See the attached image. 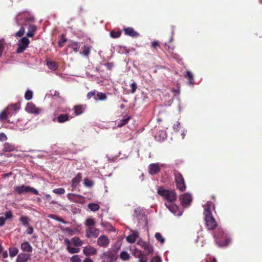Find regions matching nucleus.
I'll return each instance as SVG.
<instances>
[{
    "instance_id": "nucleus-1",
    "label": "nucleus",
    "mask_w": 262,
    "mask_h": 262,
    "mask_svg": "<svg viewBox=\"0 0 262 262\" xmlns=\"http://www.w3.org/2000/svg\"><path fill=\"white\" fill-rule=\"evenodd\" d=\"M157 193L165 200L167 202H174L177 199V194L173 190H167L162 187L158 188Z\"/></svg>"
},
{
    "instance_id": "nucleus-2",
    "label": "nucleus",
    "mask_w": 262,
    "mask_h": 262,
    "mask_svg": "<svg viewBox=\"0 0 262 262\" xmlns=\"http://www.w3.org/2000/svg\"><path fill=\"white\" fill-rule=\"evenodd\" d=\"M173 175L177 188L182 192L185 191L186 186L182 174L178 171L175 170Z\"/></svg>"
},
{
    "instance_id": "nucleus-3",
    "label": "nucleus",
    "mask_w": 262,
    "mask_h": 262,
    "mask_svg": "<svg viewBox=\"0 0 262 262\" xmlns=\"http://www.w3.org/2000/svg\"><path fill=\"white\" fill-rule=\"evenodd\" d=\"M119 248L116 249H110L103 252L100 255V258L102 259H109V262L115 261L118 258L117 252Z\"/></svg>"
},
{
    "instance_id": "nucleus-4",
    "label": "nucleus",
    "mask_w": 262,
    "mask_h": 262,
    "mask_svg": "<svg viewBox=\"0 0 262 262\" xmlns=\"http://www.w3.org/2000/svg\"><path fill=\"white\" fill-rule=\"evenodd\" d=\"M14 191L18 194L32 192L35 194H38V191L37 189L30 186L21 185L16 186L14 187Z\"/></svg>"
},
{
    "instance_id": "nucleus-5",
    "label": "nucleus",
    "mask_w": 262,
    "mask_h": 262,
    "mask_svg": "<svg viewBox=\"0 0 262 262\" xmlns=\"http://www.w3.org/2000/svg\"><path fill=\"white\" fill-rule=\"evenodd\" d=\"M205 225L207 230H213L218 227V224L213 215L204 216Z\"/></svg>"
},
{
    "instance_id": "nucleus-6",
    "label": "nucleus",
    "mask_w": 262,
    "mask_h": 262,
    "mask_svg": "<svg viewBox=\"0 0 262 262\" xmlns=\"http://www.w3.org/2000/svg\"><path fill=\"white\" fill-rule=\"evenodd\" d=\"M67 196L69 200L75 203L83 204L85 202L84 196L75 193H68Z\"/></svg>"
},
{
    "instance_id": "nucleus-7",
    "label": "nucleus",
    "mask_w": 262,
    "mask_h": 262,
    "mask_svg": "<svg viewBox=\"0 0 262 262\" xmlns=\"http://www.w3.org/2000/svg\"><path fill=\"white\" fill-rule=\"evenodd\" d=\"M137 244L144 249L146 255H149L152 253L154 251L152 247L149 243L142 240H139L137 242Z\"/></svg>"
},
{
    "instance_id": "nucleus-8",
    "label": "nucleus",
    "mask_w": 262,
    "mask_h": 262,
    "mask_svg": "<svg viewBox=\"0 0 262 262\" xmlns=\"http://www.w3.org/2000/svg\"><path fill=\"white\" fill-rule=\"evenodd\" d=\"M86 237L96 238L99 234V230L94 227H87L85 230Z\"/></svg>"
},
{
    "instance_id": "nucleus-9",
    "label": "nucleus",
    "mask_w": 262,
    "mask_h": 262,
    "mask_svg": "<svg viewBox=\"0 0 262 262\" xmlns=\"http://www.w3.org/2000/svg\"><path fill=\"white\" fill-rule=\"evenodd\" d=\"M110 243V241L109 238L105 235L100 236L97 241V245L99 247L103 248H107L108 246Z\"/></svg>"
},
{
    "instance_id": "nucleus-10",
    "label": "nucleus",
    "mask_w": 262,
    "mask_h": 262,
    "mask_svg": "<svg viewBox=\"0 0 262 262\" xmlns=\"http://www.w3.org/2000/svg\"><path fill=\"white\" fill-rule=\"evenodd\" d=\"M180 200L182 205L185 206L190 204L192 201V198L190 194L186 193L180 196Z\"/></svg>"
},
{
    "instance_id": "nucleus-11",
    "label": "nucleus",
    "mask_w": 262,
    "mask_h": 262,
    "mask_svg": "<svg viewBox=\"0 0 262 262\" xmlns=\"http://www.w3.org/2000/svg\"><path fill=\"white\" fill-rule=\"evenodd\" d=\"M26 110L29 113L38 114L40 110L37 107L36 105L32 102L28 103L26 106Z\"/></svg>"
},
{
    "instance_id": "nucleus-12",
    "label": "nucleus",
    "mask_w": 262,
    "mask_h": 262,
    "mask_svg": "<svg viewBox=\"0 0 262 262\" xmlns=\"http://www.w3.org/2000/svg\"><path fill=\"white\" fill-rule=\"evenodd\" d=\"M97 253V249L91 246L84 247L83 249V253L86 256L95 255Z\"/></svg>"
},
{
    "instance_id": "nucleus-13",
    "label": "nucleus",
    "mask_w": 262,
    "mask_h": 262,
    "mask_svg": "<svg viewBox=\"0 0 262 262\" xmlns=\"http://www.w3.org/2000/svg\"><path fill=\"white\" fill-rule=\"evenodd\" d=\"M214 209V204L211 202H207L206 205L204 206V216L212 215V210Z\"/></svg>"
},
{
    "instance_id": "nucleus-14",
    "label": "nucleus",
    "mask_w": 262,
    "mask_h": 262,
    "mask_svg": "<svg viewBox=\"0 0 262 262\" xmlns=\"http://www.w3.org/2000/svg\"><path fill=\"white\" fill-rule=\"evenodd\" d=\"M160 169L158 163H151L148 166V172L151 175H155L160 172Z\"/></svg>"
},
{
    "instance_id": "nucleus-15",
    "label": "nucleus",
    "mask_w": 262,
    "mask_h": 262,
    "mask_svg": "<svg viewBox=\"0 0 262 262\" xmlns=\"http://www.w3.org/2000/svg\"><path fill=\"white\" fill-rule=\"evenodd\" d=\"M13 115V112H10L9 109L6 107L1 114H0V120L1 121H7L8 122H10V121L8 120V118L11 117Z\"/></svg>"
},
{
    "instance_id": "nucleus-16",
    "label": "nucleus",
    "mask_w": 262,
    "mask_h": 262,
    "mask_svg": "<svg viewBox=\"0 0 262 262\" xmlns=\"http://www.w3.org/2000/svg\"><path fill=\"white\" fill-rule=\"evenodd\" d=\"M82 179V174L78 173L72 179L71 181V190L73 191L78 186Z\"/></svg>"
},
{
    "instance_id": "nucleus-17",
    "label": "nucleus",
    "mask_w": 262,
    "mask_h": 262,
    "mask_svg": "<svg viewBox=\"0 0 262 262\" xmlns=\"http://www.w3.org/2000/svg\"><path fill=\"white\" fill-rule=\"evenodd\" d=\"M123 31L125 35L129 36L130 37H138L140 36V34L136 31L132 27H124Z\"/></svg>"
},
{
    "instance_id": "nucleus-18",
    "label": "nucleus",
    "mask_w": 262,
    "mask_h": 262,
    "mask_svg": "<svg viewBox=\"0 0 262 262\" xmlns=\"http://www.w3.org/2000/svg\"><path fill=\"white\" fill-rule=\"evenodd\" d=\"M174 202H166L165 205L168 208L169 211L174 214H177L178 211V207L174 204Z\"/></svg>"
},
{
    "instance_id": "nucleus-19",
    "label": "nucleus",
    "mask_w": 262,
    "mask_h": 262,
    "mask_svg": "<svg viewBox=\"0 0 262 262\" xmlns=\"http://www.w3.org/2000/svg\"><path fill=\"white\" fill-rule=\"evenodd\" d=\"M30 258V254L21 253L18 256L16 259V262H26Z\"/></svg>"
},
{
    "instance_id": "nucleus-20",
    "label": "nucleus",
    "mask_w": 262,
    "mask_h": 262,
    "mask_svg": "<svg viewBox=\"0 0 262 262\" xmlns=\"http://www.w3.org/2000/svg\"><path fill=\"white\" fill-rule=\"evenodd\" d=\"M85 105H77L74 106L73 110L74 111L75 115L76 116L82 114L85 109Z\"/></svg>"
},
{
    "instance_id": "nucleus-21",
    "label": "nucleus",
    "mask_w": 262,
    "mask_h": 262,
    "mask_svg": "<svg viewBox=\"0 0 262 262\" xmlns=\"http://www.w3.org/2000/svg\"><path fill=\"white\" fill-rule=\"evenodd\" d=\"M20 249L23 251L28 253L31 252L33 250L32 247L28 242L23 243L20 245Z\"/></svg>"
},
{
    "instance_id": "nucleus-22",
    "label": "nucleus",
    "mask_w": 262,
    "mask_h": 262,
    "mask_svg": "<svg viewBox=\"0 0 262 262\" xmlns=\"http://www.w3.org/2000/svg\"><path fill=\"white\" fill-rule=\"evenodd\" d=\"M68 46L72 48L75 52H78L79 50L80 43L77 41L70 40Z\"/></svg>"
},
{
    "instance_id": "nucleus-23",
    "label": "nucleus",
    "mask_w": 262,
    "mask_h": 262,
    "mask_svg": "<svg viewBox=\"0 0 262 262\" xmlns=\"http://www.w3.org/2000/svg\"><path fill=\"white\" fill-rule=\"evenodd\" d=\"M224 235V232L222 228L217 227L216 230L213 233V237L215 240L222 238Z\"/></svg>"
},
{
    "instance_id": "nucleus-24",
    "label": "nucleus",
    "mask_w": 262,
    "mask_h": 262,
    "mask_svg": "<svg viewBox=\"0 0 262 262\" xmlns=\"http://www.w3.org/2000/svg\"><path fill=\"white\" fill-rule=\"evenodd\" d=\"M15 146L9 143H5L3 145V148L2 150L4 152L13 151L15 150Z\"/></svg>"
},
{
    "instance_id": "nucleus-25",
    "label": "nucleus",
    "mask_w": 262,
    "mask_h": 262,
    "mask_svg": "<svg viewBox=\"0 0 262 262\" xmlns=\"http://www.w3.org/2000/svg\"><path fill=\"white\" fill-rule=\"evenodd\" d=\"M58 123H64L69 120V115L67 114H60L56 118Z\"/></svg>"
},
{
    "instance_id": "nucleus-26",
    "label": "nucleus",
    "mask_w": 262,
    "mask_h": 262,
    "mask_svg": "<svg viewBox=\"0 0 262 262\" xmlns=\"http://www.w3.org/2000/svg\"><path fill=\"white\" fill-rule=\"evenodd\" d=\"M36 30V26L34 25H29L28 27V31L27 33L28 37H32L34 35V32Z\"/></svg>"
},
{
    "instance_id": "nucleus-27",
    "label": "nucleus",
    "mask_w": 262,
    "mask_h": 262,
    "mask_svg": "<svg viewBox=\"0 0 262 262\" xmlns=\"http://www.w3.org/2000/svg\"><path fill=\"white\" fill-rule=\"evenodd\" d=\"M138 236V232H134L131 235H129L126 237V241L129 243H134L136 241Z\"/></svg>"
},
{
    "instance_id": "nucleus-28",
    "label": "nucleus",
    "mask_w": 262,
    "mask_h": 262,
    "mask_svg": "<svg viewBox=\"0 0 262 262\" xmlns=\"http://www.w3.org/2000/svg\"><path fill=\"white\" fill-rule=\"evenodd\" d=\"M73 244L75 247L81 246L83 245V242L78 236H75L71 239Z\"/></svg>"
},
{
    "instance_id": "nucleus-29",
    "label": "nucleus",
    "mask_w": 262,
    "mask_h": 262,
    "mask_svg": "<svg viewBox=\"0 0 262 262\" xmlns=\"http://www.w3.org/2000/svg\"><path fill=\"white\" fill-rule=\"evenodd\" d=\"M185 77L188 80V83L189 84V85H191V84H193L194 82H193V75L192 74V73L190 71H187L185 75Z\"/></svg>"
},
{
    "instance_id": "nucleus-30",
    "label": "nucleus",
    "mask_w": 262,
    "mask_h": 262,
    "mask_svg": "<svg viewBox=\"0 0 262 262\" xmlns=\"http://www.w3.org/2000/svg\"><path fill=\"white\" fill-rule=\"evenodd\" d=\"M9 255L11 257H14L18 253V249L15 247H10L9 249Z\"/></svg>"
},
{
    "instance_id": "nucleus-31",
    "label": "nucleus",
    "mask_w": 262,
    "mask_h": 262,
    "mask_svg": "<svg viewBox=\"0 0 262 262\" xmlns=\"http://www.w3.org/2000/svg\"><path fill=\"white\" fill-rule=\"evenodd\" d=\"M130 256L129 254L125 251L121 252L120 254V258L124 261H126L129 259Z\"/></svg>"
},
{
    "instance_id": "nucleus-32",
    "label": "nucleus",
    "mask_w": 262,
    "mask_h": 262,
    "mask_svg": "<svg viewBox=\"0 0 262 262\" xmlns=\"http://www.w3.org/2000/svg\"><path fill=\"white\" fill-rule=\"evenodd\" d=\"M47 64L48 68L53 71L56 70L58 68L57 64L55 61H48Z\"/></svg>"
},
{
    "instance_id": "nucleus-33",
    "label": "nucleus",
    "mask_w": 262,
    "mask_h": 262,
    "mask_svg": "<svg viewBox=\"0 0 262 262\" xmlns=\"http://www.w3.org/2000/svg\"><path fill=\"white\" fill-rule=\"evenodd\" d=\"M10 112H13V114L19 109V105L17 104H13L7 107Z\"/></svg>"
},
{
    "instance_id": "nucleus-34",
    "label": "nucleus",
    "mask_w": 262,
    "mask_h": 262,
    "mask_svg": "<svg viewBox=\"0 0 262 262\" xmlns=\"http://www.w3.org/2000/svg\"><path fill=\"white\" fill-rule=\"evenodd\" d=\"M19 42H20V45L23 46L26 48H27L30 43V40L29 39L26 37H24L22 38H21L19 41Z\"/></svg>"
},
{
    "instance_id": "nucleus-35",
    "label": "nucleus",
    "mask_w": 262,
    "mask_h": 262,
    "mask_svg": "<svg viewBox=\"0 0 262 262\" xmlns=\"http://www.w3.org/2000/svg\"><path fill=\"white\" fill-rule=\"evenodd\" d=\"M88 206L89 209L93 211H97L100 208L99 205L96 203H90L88 204Z\"/></svg>"
},
{
    "instance_id": "nucleus-36",
    "label": "nucleus",
    "mask_w": 262,
    "mask_h": 262,
    "mask_svg": "<svg viewBox=\"0 0 262 262\" xmlns=\"http://www.w3.org/2000/svg\"><path fill=\"white\" fill-rule=\"evenodd\" d=\"M97 98H95L96 100H99L101 101L105 100L107 98V96L105 94L103 93L102 92H98L97 93Z\"/></svg>"
},
{
    "instance_id": "nucleus-37",
    "label": "nucleus",
    "mask_w": 262,
    "mask_h": 262,
    "mask_svg": "<svg viewBox=\"0 0 262 262\" xmlns=\"http://www.w3.org/2000/svg\"><path fill=\"white\" fill-rule=\"evenodd\" d=\"M95 224V221L93 219H87L85 221V225L87 227H93Z\"/></svg>"
},
{
    "instance_id": "nucleus-38",
    "label": "nucleus",
    "mask_w": 262,
    "mask_h": 262,
    "mask_svg": "<svg viewBox=\"0 0 262 262\" xmlns=\"http://www.w3.org/2000/svg\"><path fill=\"white\" fill-rule=\"evenodd\" d=\"M121 31L120 30H118L117 31H112L110 32V36L111 37L113 38H118L121 36Z\"/></svg>"
},
{
    "instance_id": "nucleus-39",
    "label": "nucleus",
    "mask_w": 262,
    "mask_h": 262,
    "mask_svg": "<svg viewBox=\"0 0 262 262\" xmlns=\"http://www.w3.org/2000/svg\"><path fill=\"white\" fill-rule=\"evenodd\" d=\"M155 237L157 241L160 242L161 244H164L165 242V238L162 236L161 234L157 232L155 235Z\"/></svg>"
},
{
    "instance_id": "nucleus-40",
    "label": "nucleus",
    "mask_w": 262,
    "mask_h": 262,
    "mask_svg": "<svg viewBox=\"0 0 262 262\" xmlns=\"http://www.w3.org/2000/svg\"><path fill=\"white\" fill-rule=\"evenodd\" d=\"M146 254L144 255L142 252H139V255L138 258L139 259L140 262H147V258L146 257Z\"/></svg>"
},
{
    "instance_id": "nucleus-41",
    "label": "nucleus",
    "mask_w": 262,
    "mask_h": 262,
    "mask_svg": "<svg viewBox=\"0 0 262 262\" xmlns=\"http://www.w3.org/2000/svg\"><path fill=\"white\" fill-rule=\"evenodd\" d=\"M5 48V41L4 39L2 38L0 40V57L2 56Z\"/></svg>"
},
{
    "instance_id": "nucleus-42",
    "label": "nucleus",
    "mask_w": 262,
    "mask_h": 262,
    "mask_svg": "<svg viewBox=\"0 0 262 262\" xmlns=\"http://www.w3.org/2000/svg\"><path fill=\"white\" fill-rule=\"evenodd\" d=\"M91 48V47H90V46H88L86 45L84 46L83 48L82 54L84 56H88L90 53Z\"/></svg>"
},
{
    "instance_id": "nucleus-43",
    "label": "nucleus",
    "mask_w": 262,
    "mask_h": 262,
    "mask_svg": "<svg viewBox=\"0 0 262 262\" xmlns=\"http://www.w3.org/2000/svg\"><path fill=\"white\" fill-rule=\"evenodd\" d=\"M68 252L71 254L77 253L80 251V249L74 247H67Z\"/></svg>"
},
{
    "instance_id": "nucleus-44",
    "label": "nucleus",
    "mask_w": 262,
    "mask_h": 262,
    "mask_svg": "<svg viewBox=\"0 0 262 262\" xmlns=\"http://www.w3.org/2000/svg\"><path fill=\"white\" fill-rule=\"evenodd\" d=\"M33 92L31 90H27L25 94V98L27 100H30L32 99Z\"/></svg>"
},
{
    "instance_id": "nucleus-45",
    "label": "nucleus",
    "mask_w": 262,
    "mask_h": 262,
    "mask_svg": "<svg viewBox=\"0 0 262 262\" xmlns=\"http://www.w3.org/2000/svg\"><path fill=\"white\" fill-rule=\"evenodd\" d=\"M48 217L51 219L58 221L59 222H62L63 223H65L64 221L62 218L59 217L58 216H57L55 214H49L48 215Z\"/></svg>"
},
{
    "instance_id": "nucleus-46",
    "label": "nucleus",
    "mask_w": 262,
    "mask_h": 262,
    "mask_svg": "<svg viewBox=\"0 0 262 262\" xmlns=\"http://www.w3.org/2000/svg\"><path fill=\"white\" fill-rule=\"evenodd\" d=\"M53 192L57 194H63L65 193V190L63 188H59L53 190Z\"/></svg>"
},
{
    "instance_id": "nucleus-47",
    "label": "nucleus",
    "mask_w": 262,
    "mask_h": 262,
    "mask_svg": "<svg viewBox=\"0 0 262 262\" xmlns=\"http://www.w3.org/2000/svg\"><path fill=\"white\" fill-rule=\"evenodd\" d=\"M25 32V29L24 27H21L19 30L16 33L15 36L16 37H21L23 36Z\"/></svg>"
},
{
    "instance_id": "nucleus-48",
    "label": "nucleus",
    "mask_w": 262,
    "mask_h": 262,
    "mask_svg": "<svg viewBox=\"0 0 262 262\" xmlns=\"http://www.w3.org/2000/svg\"><path fill=\"white\" fill-rule=\"evenodd\" d=\"M71 262H82L80 256L78 255H75L70 258Z\"/></svg>"
},
{
    "instance_id": "nucleus-49",
    "label": "nucleus",
    "mask_w": 262,
    "mask_h": 262,
    "mask_svg": "<svg viewBox=\"0 0 262 262\" xmlns=\"http://www.w3.org/2000/svg\"><path fill=\"white\" fill-rule=\"evenodd\" d=\"M19 221L21 222V223L24 225H25L26 226H28L29 223H28V217H25V216L21 217L19 219Z\"/></svg>"
},
{
    "instance_id": "nucleus-50",
    "label": "nucleus",
    "mask_w": 262,
    "mask_h": 262,
    "mask_svg": "<svg viewBox=\"0 0 262 262\" xmlns=\"http://www.w3.org/2000/svg\"><path fill=\"white\" fill-rule=\"evenodd\" d=\"M130 119V117L128 116L126 118L123 119L121 121V123L118 125V126L121 127L125 124H126L128 122L129 120Z\"/></svg>"
},
{
    "instance_id": "nucleus-51",
    "label": "nucleus",
    "mask_w": 262,
    "mask_h": 262,
    "mask_svg": "<svg viewBox=\"0 0 262 262\" xmlns=\"http://www.w3.org/2000/svg\"><path fill=\"white\" fill-rule=\"evenodd\" d=\"M66 41L67 39L64 37V35L63 34H62L61 36V39L58 42L59 46L62 47Z\"/></svg>"
},
{
    "instance_id": "nucleus-52",
    "label": "nucleus",
    "mask_w": 262,
    "mask_h": 262,
    "mask_svg": "<svg viewBox=\"0 0 262 262\" xmlns=\"http://www.w3.org/2000/svg\"><path fill=\"white\" fill-rule=\"evenodd\" d=\"M27 48L23 46H21L20 45H18V47L17 48V49H16V53H23L24 50L26 49Z\"/></svg>"
},
{
    "instance_id": "nucleus-53",
    "label": "nucleus",
    "mask_w": 262,
    "mask_h": 262,
    "mask_svg": "<svg viewBox=\"0 0 262 262\" xmlns=\"http://www.w3.org/2000/svg\"><path fill=\"white\" fill-rule=\"evenodd\" d=\"M84 185L88 187H91L93 185V183L89 179H85L84 181Z\"/></svg>"
},
{
    "instance_id": "nucleus-54",
    "label": "nucleus",
    "mask_w": 262,
    "mask_h": 262,
    "mask_svg": "<svg viewBox=\"0 0 262 262\" xmlns=\"http://www.w3.org/2000/svg\"><path fill=\"white\" fill-rule=\"evenodd\" d=\"M151 47L155 49L160 47L159 42L158 41H154L151 43Z\"/></svg>"
},
{
    "instance_id": "nucleus-55",
    "label": "nucleus",
    "mask_w": 262,
    "mask_h": 262,
    "mask_svg": "<svg viewBox=\"0 0 262 262\" xmlns=\"http://www.w3.org/2000/svg\"><path fill=\"white\" fill-rule=\"evenodd\" d=\"M96 95V91H92L88 93L86 97L88 99H91L92 97Z\"/></svg>"
},
{
    "instance_id": "nucleus-56",
    "label": "nucleus",
    "mask_w": 262,
    "mask_h": 262,
    "mask_svg": "<svg viewBox=\"0 0 262 262\" xmlns=\"http://www.w3.org/2000/svg\"><path fill=\"white\" fill-rule=\"evenodd\" d=\"M130 87L132 88V91L131 92L134 94L137 88V84L136 82H134L130 84Z\"/></svg>"
},
{
    "instance_id": "nucleus-57",
    "label": "nucleus",
    "mask_w": 262,
    "mask_h": 262,
    "mask_svg": "<svg viewBox=\"0 0 262 262\" xmlns=\"http://www.w3.org/2000/svg\"><path fill=\"white\" fill-rule=\"evenodd\" d=\"M5 217H4L6 218V220L11 219L13 216L12 213L10 211H8L6 212L5 213Z\"/></svg>"
},
{
    "instance_id": "nucleus-58",
    "label": "nucleus",
    "mask_w": 262,
    "mask_h": 262,
    "mask_svg": "<svg viewBox=\"0 0 262 262\" xmlns=\"http://www.w3.org/2000/svg\"><path fill=\"white\" fill-rule=\"evenodd\" d=\"M7 140V136L3 133H0V141L3 142Z\"/></svg>"
},
{
    "instance_id": "nucleus-59",
    "label": "nucleus",
    "mask_w": 262,
    "mask_h": 262,
    "mask_svg": "<svg viewBox=\"0 0 262 262\" xmlns=\"http://www.w3.org/2000/svg\"><path fill=\"white\" fill-rule=\"evenodd\" d=\"M105 66L107 68V70H111L114 67V64L113 62H107L105 64Z\"/></svg>"
},
{
    "instance_id": "nucleus-60",
    "label": "nucleus",
    "mask_w": 262,
    "mask_h": 262,
    "mask_svg": "<svg viewBox=\"0 0 262 262\" xmlns=\"http://www.w3.org/2000/svg\"><path fill=\"white\" fill-rule=\"evenodd\" d=\"M26 232L28 234H32L33 232V228L32 227L30 226L27 229Z\"/></svg>"
},
{
    "instance_id": "nucleus-61",
    "label": "nucleus",
    "mask_w": 262,
    "mask_h": 262,
    "mask_svg": "<svg viewBox=\"0 0 262 262\" xmlns=\"http://www.w3.org/2000/svg\"><path fill=\"white\" fill-rule=\"evenodd\" d=\"M6 218L3 216L0 217V227L3 226L5 223Z\"/></svg>"
},
{
    "instance_id": "nucleus-62",
    "label": "nucleus",
    "mask_w": 262,
    "mask_h": 262,
    "mask_svg": "<svg viewBox=\"0 0 262 262\" xmlns=\"http://www.w3.org/2000/svg\"><path fill=\"white\" fill-rule=\"evenodd\" d=\"M71 241H70L69 239L68 238H66L64 239V243L65 244H66L67 245V247H71L70 245H71Z\"/></svg>"
},
{
    "instance_id": "nucleus-63",
    "label": "nucleus",
    "mask_w": 262,
    "mask_h": 262,
    "mask_svg": "<svg viewBox=\"0 0 262 262\" xmlns=\"http://www.w3.org/2000/svg\"><path fill=\"white\" fill-rule=\"evenodd\" d=\"M151 262H161V259L158 257H154L152 259Z\"/></svg>"
},
{
    "instance_id": "nucleus-64",
    "label": "nucleus",
    "mask_w": 262,
    "mask_h": 262,
    "mask_svg": "<svg viewBox=\"0 0 262 262\" xmlns=\"http://www.w3.org/2000/svg\"><path fill=\"white\" fill-rule=\"evenodd\" d=\"M83 262H94L93 260L90 257H86L83 260Z\"/></svg>"
}]
</instances>
